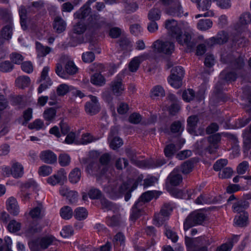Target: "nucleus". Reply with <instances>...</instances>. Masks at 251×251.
<instances>
[{"mask_svg":"<svg viewBox=\"0 0 251 251\" xmlns=\"http://www.w3.org/2000/svg\"><path fill=\"white\" fill-rule=\"evenodd\" d=\"M228 163V161L226 159H220L216 161L213 165V169L215 171H219L223 168L226 166Z\"/></svg>","mask_w":251,"mask_h":251,"instance_id":"nucleus-64","label":"nucleus"},{"mask_svg":"<svg viewBox=\"0 0 251 251\" xmlns=\"http://www.w3.org/2000/svg\"><path fill=\"white\" fill-rule=\"evenodd\" d=\"M41 84L38 88V93L41 94L43 91L48 89L52 84L50 78H47V80H44L42 82H40Z\"/></svg>","mask_w":251,"mask_h":251,"instance_id":"nucleus-55","label":"nucleus"},{"mask_svg":"<svg viewBox=\"0 0 251 251\" xmlns=\"http://www.w3.org/2000/svg\"><path fill=\"white\" fill-rule=\"evenodd\" d=\"M195 96V92L193 89H189L184 91L182 93V98L184 100L189 102L194 99Z\"/></svg>","mask_w":251,"mask_h":251,"instance_id":"nucleus-59","label":"nucleus"},{"mask_svg":"<svg viewBox=\"0 0 251 251\" xmlns=\"http://www.w3.org/2000/svg\"><path fill=\"white\" fill-rule=\"evenodd\" d=\"M19 14L20 18V24L22 29L24 30L27 29V11L24 5H21L18 9Z\"/></svg>","mask_w":251,"mask_h":251,"instance_id":"nucleus-23","label":"nucleus"},{"mask_svg":"<svg viewBox=\"0 0 251 251\" xmlns=\"http://www.w3.org/2000/svg\"><path fill=\"white\" fill-rule=\"evenodd\" d=\"M24 174V167L20 163H13L11 167V175L16 178L21 177Z\"/></svg>","mask_w":251,"mask_h":251,"instance_id":"nucleus-31","label":"nucleus"},{"mask_svg":"<svg viewBox=\"0 0 251 251\" xmlns=\"http://www.w3.org/2000/svg\"><path fill=\"white\" fill-rule=\"evenodd\" d=\"M228 37L227 33L225 31L219 32L216 36L209 39L208 44L212 46L215 44H223L226 43Z\"/></svg>","mask_w":251,"mask_h":251,"instance_id":"nucleus-21","label":"nucleus"},{"mask_svg":"<svg viewBox=\"0 0 251 251\" xmlns=\"http://www.w3.org/2000/svg\"><path fill=\"white\" fill-rule=\"evenodd\" d=\"M13 69V65L9 61H2L0 58V71L3 73L12 71Z\"/></svg>","mask_w":251,"mask_h":251,"instance_id":"nucleus-45","label":"nucleus"},{"mask_svg":"<svg viewBox=\"0 0 251 251\" xmlns=\"http://www.w3.org/2000/svg\"><path fill=\"white\" fill-rule=\"evenodd\" d=\"M36 48L37 55L39 57H45L51 51V48L48 46H44L39 42H36Z\"/></svg>","mask_w":251,"mask_h":251,"instance_id":"nucleus-35","label":"nucleus"},{"mask_svg":"<svg viewBox=\"0 0 251 251\" xmlns=\"http://www.w3.org/2000/svg\"><path fill=\"white\" fill-rule=\"evenodd\" d=\"M66 173L64 169H61L57 174H54L47 178V182L51 185H55L60 183L64 180L66 176Z\"/></svg>","mask_w":251,"mask_h":251,"instance_id":"nucleus-19","label":"nucleus"},{"mask_svg":"<svg viewBox=\"0 0 251 251\" xmlns=\"http://www.w3.org/2000/svg\"><path fill=\"white\" fill-rule=\"evenodd\" d=\"M95 58V55L92 51H86L82 54V60L85 63H91Z\"/></svg>","mask_w":251,"mask_h":251,"instance_id":"nucleus-62","label":"nucleus"},{"mask_svg":"<svg viewBox=\"0 0 251 251\" xmlns=\"http://www.w3.org/2000/svg\"><path fill=\"white\" fill-rule=\"evenodd\" d=\"M212 242L211 238L205 236L195 239L187 236L185 237V243L187 251H208L207 247Z\"/></svg>","mask_w":251,"mask_h":251,"instance_id":"nucleus-2","label":"nucleus"},{"mask_svg":"<svg viewBox=\"0 0 251 251\" xmlns=\"http://www.w3.org/2000/svg\"><path fill=\"white\" fill-rule=\"evenodd\" d=\"M78 71V68L72 60L68 61L65 65V70H63L62 65L60 63L56 64L55 72L56 75L64 79L68 78V75H73Z\"/></svg>","mask_w":251,"mask_h":251,"instance_id":"nucleus-5","label":"nucleus"},{"mask_svg":"<svg viewBox=\"0 0 251 251\" xmlns=\"http://www.w3.org/2000/svg\"><path fill=\"white\" fill-rule=\"evenodd\" d=\"M58 162L59 164L65 167L69 165L71 162V158L70 156L66 153L60 154L58 157Z\"/></svg>","mask_w":251,"mask_h":251,"instance_id":"nucleus-54","label":"nucleus"},{"mask_svg":"<svg viewBox=\"0 0 251 251\" xmlns=\"http://www.w3.org/2000/svg\"><path fill=\"white\" fill-rule=\"evenodd\" d=\"M120 218L119 216L114 215L112 217L106 218V223L109 226L112 227H117L120 225Z\"/></svg>","mask_w":251,"mask_h":251,"instance_id":"nucleus-51","label":"nucleus"},{"mask_svg":"<svg viewBox=\"0 0 251 251\" xmlns=\"http://www.w3.org/2000/svg\"><path fill=\"white\" fill-rule=\"evenodd\" d=\"M66 26V23L65 21L60 17L55 18L53 23V28L58 33L63 32Z\"/></svg>","mask_w":251,"mask_h":251,"instance_id":"nucleus-27","label":"nucleus"},{"mask_svg":"<svg viewBox=\"0 0 251 251\" xmlns=\"http://www.w3.org/2000/svg\"><path fill=\"white\" fill-rule=\"evenodd\" d=\"M244 151H248L251 147V132L248 131L243 134Z\"/></svg>","mask_w":251,"mask_h":251,"instance_id":"nucleus-47","label":"nucleus"},{"mask_svg":"<svg viewBox=\"0 0 251 251\" xmlns=\"http://www.w3.org/2000/svg\"><path fill=\"white\" fill-rule=\"evenodd\" d=\"M219 77L220 79L224 80L226 83L228 84L235 81L237 78L238 75L235 71L225 69L220 73Z\"/></svg>","mask_w":251,"mask_h":251,"instance_id":"nucleus-20","label":"nucleus"},{"mask_svg":"<svg viewBox=\"0 0 251 251\" xmlns=\"http://www.w3.org/2000/svg\"><path fill=\"white\" fill-rule=\"evenodd\" d=\"M211 4V1L210 0H201L198 3L199 9L203 11H207L203 14H200L196 15L195 18L198 19L201 17H208L213 16L214 15L213 11L208 10L210 7Z\"/></svg>","mask_w":251,"mask_h":251,"instance_id":"nucleus-15","label":"nucleus"},{"mask_svg":"<svg viewBox=\"0 0 251 251\" xmlns=\"http://www.w3.org/2000/svg\"><path fill=\"white\" fill-rule=\"evenodd\" d=\"M161 15V10L158 8L154 7L149 11L148 17L150 21H156L160 19Z\"/></svg>","mask_w":251,"mask_h":251,"instance_id":"nucleus-38","label":"nucleus"},{"mask_svg":"<svg viewBox=\"0 0 251 251\" xmlns=\"http://www.w3.org/2000/svg\"><path fill=\"white\" fill-rule=\"evenodd\" d=\"M16 83L19 88L24 89L29 86L30 83V79L28 76H20L16 80Z\"/></svg>","mask_w":251,"mask_h":251,"instance_id":"nucleus-36","label":"nucleus"},{"mask_svg":"<svg viewBox=\"0 0 251 251\" xmlns=\"http://www.w3.org/2000/svg\"><path fill=\"white\" fill-rule=\"evenodd\" d=\"M249 206V203L246 201H240L234 203L232 206L233 210L239 214L246 213L245 210Z\"/></svg>","mask_w":251,"mask_h":251,"instance_id":"nucleus-24","label":"nucleus"},{"mask_svg":"<svg viewBox=\"0 0 251 251\" xmlns=\"http://www.w3.org/2000/svg\"><path fill=\"white\" fill-rule=\"evenodd\" d=\"M193 167V162L192 161H186L181 166V172L184 174H187L192 171Z\"/></svg>","mask_w":251,"mask_h":251,"instance_id":"nucleus-52","label":"nucleus"},{"mask_svg":"<svg viewBox=\"0 0 251 251\" xmlns=\"http://www.w3.org/2000/svg\"><path fill=\"white\" fill-rule=\"evenodd\" d=\"M248 219V214L247 213L238 214L234 218V224L238 226L244 227L247 226Z\"/></svg>","mask_w":251,"mask_h":251,"instance_id":"nucleus-32","label":"nucleus"},{"mask_svg":"<svg viewBox=\"0 0 251 251\" xmlns=\"http://www.w3.org/2000/svg\"><path fill=\"white\" fill-rule=\"evenodd\" d=\"M125 237L122 232H118L114 237L113 242L115 248L120 244V245L124 244Z\"/></svg>","mask_w":251,"mask_h":251,"instance_id":"nucleus-60","label":"nucleus"},{"mask_svg":"<svg viewBox=\"0 0 251 251\" xmlns=\"http://www.w3.org/2000/svg\"><path fill=\"white\" fill-rule=\"evenodd\" d=\"M170 129L173 133H180L184 130L183 124L179 121H175L171 124Z\"/></svg>","mask_w":251,"mask_h":251,"instance_id":"nucleus-43","label":"nucleus"},{"mask_svg":"<svg viewBox=\"0 0 251 251\" xmlns=\"http://www.w3.org/2000/svg\"><path fill=\"white\" fill-rule=\"evenodd\" d=\"M109 141H110V146L113 150L118 149L123 144L122 139L119 137H113L111 138Z\"/></svg>","mask_w":251,"mask_h":251,"instance_id":"nucleus-57","label":"nucleus"},{"mask_svg":"<svg viewBox=\"0 0 251 251\" xmlns=\"http://www.w3.org/2000/svg\"><path fill=\"white\" fill-rule=\"evenodd\" d=\"M167 180L172 186L178 185L182 181V176L179 169H174L167 177Z\"/></svg>","mask_w":251,"mask_h":251,"instance_id":"nucleus-16","label":"nucleus"},{"mask_svg":"<svg viewBox=\"0 0 251 251\" xmlns=\"http://www.w3.org/2000/svg\"><path fill=\"white\" fill-rule=\"evenodd\" d=\"M184 75V70L181 66L173 67L171 70V74L168 79L169 83L175 88H179L182 85Z\"/></svg>","mask_w":251,"mask_h":251,"instance_id":"nucleus-6","label":"nucleus"},{"mask_svg":"<svg viewBox=\"0 0 251 251\" xmlns=\"http://www.w3.org/2000/svg\"><path fill=\"white\" fill-rule=\"evenodd\" d=\"M213 23L209 19H204L200 20L197 24V27L199 29L205 31L212 26Z\"/></svg>","mask_w":251,"mask_h":251,"instance_id":"nucleus-37","label":"nucleus"},{"mask_svg":"<svg viewBox=\"0 0 251 251\" xmlns=\"http://www.w3.org/2000/svg\"><path fill=\"white\" fill-rule=\"evenodd\" d=\"M29 215L32 219H40L44 216V209L42 204L32 208L29 212Z\"/></svg>","mask_w":251,"mask_h":251,"instance_id":"nucleus-28","label":"nucleus"},{"mask_svg":"<svg viewBox=\"0 0 251 251\" xmlns=\"http://www.w3.org/2000/svg\"><path fill=\"white\" fill-rule=\"evenodd\" d=\"M199 121V118L196 115H193L188 117L187 120V130L189 133L197 136L199 134L201 135H204L203 128H199L198 131L196 130Z\"/></svg>","mask_w":251,"mask_h":251,"instance_id":"nucleus-11","label":"nucleus"},{"mask_svg":"<svg viewBox=\"0 0 251 251\" xmlns=\"http://www.w3.org/2000/svg\"><path fill=\"white\" fill-rule=\"evenodd\" d=\"M221 60L224 63L228 64L229 67L234 70L242 69L245 65L244 59L242 57L239 56L235 58L232 54H228L226 57L222 56Z\"/></svg>","mask_w":251,"mask_h":251,"instance_id":"nucleus-10","label":"nucleus"},{"mask_svg":"<svg viewBox=\"0 0 251 251\" xmlns=\"http://www.w3.org/2000/svg\"><path fill=\"white\" fill-rule=\"evenodd\" d=\"M111 88L114 94L117 96H120L124 90V87L121 79L112 81Z\"/></svg>","mask_w":251,"mask_h":251,"instance_id":"nucleus-29","label":"nucleus"},{"mask_svg":"<svg viewBox=\"0 0 251 251\" xmlns=\"http://www.w3.org/2000/svg\"><path fill=\"white\" fill-rule=\"evenodd\" d=\"M90 97L91 100L86 102L85 109L87 113L90 115H94L100 111V104L97 97L92 95H90Z\"/></svg>","mask_w":251,"mask_h":251,"instance_id":"nucleus-12","label":"nucleus"},{"mask_svg":"<svg viewBox=\"0 0 251 251\" xmlns=\"http://www.w3.org/2000/svg\"><path fill=\"white\" fill-rule=\"evenodd\" d=\"M165 95V93L164 89L160 85H156L154 86L151 92V97L152 99H155L158 97H163Z\"/></svg>","mask_w":251,"mask_h":251,"instance_id":"nucleus-40","label":"nucleus"},{"mask_svg":"<svg viewBox=\"0 0 251 251\" xmlns=\"http://www.w3.org/2000/svg\"><path fill=\"white\" fill-rule=\"evenodd\" d=\"M106 193L109 194V197L113 200L121 197V192L119 187L117 185H110L105 190Z\"/></svg>","mask_w":251,"mask_h":251,"instance_id":"nucleus-30","label":"nucleus"},{"mask_svg":"<svg viewBox=\"0 0 251 251\" xmlns=\"http://www.w3.org/2000/svg\"><path fill=\"white\" fill-rule=\"evenodd\" d=\"M88 195L92 200H98L101 198L102 193L98 189L92 188L88 192Z\"/></svg>","mask_w":251,"mask_h":251,"instance_id":"nucleus-56","label":"nucleus"},{"mask_svg":"<svg viewBox=\"0 0 251 251\" xmlns=\"http://www.w3.org/2000/svg\"><path fill=\"white\" fill-rule=\"evenodd\" d=\"M56 114V110L54 108L50 107L44 112V118L47 121H50L54 119Z\"/></svg>","mask_w":251,"mask_h":251,"instance_id":"nucleus-49","label":"nucleus"},{"mask_svg":"<svg viewBox=\"0 0 251 251\" xmlns=\"http://www.w3.org/2000/svg\"><path fill=\"white\" fill-rule=\"evenodd\" d=\"M78 194L75 191H69L67 192V198L69 203L75 204L77 201Z\"/></svg>","mask_w":251,"mask_h":251,"instance_id":"nucleus-61","label":"nucleus"},{"mask_svg":"<svg viewBox=\"0 0 251 251\" xmlns=\"http://www.w3.org/2000/svg\"><path fill=\"white\" fill-rule=\"evenodd\" d=\"M251 121V114L245 116L242 118H239L235 123L236 128H242L246 126Z\"/></svg>","mask_w":251,"mask_h":251,"instance_id":"nucleus-42","label":"nucleus"},{"mask_svg":"<svg viewBox=\"0 0 251 251\" xmlns=\"http://www.w3.org/2000/svg\"><path fill=\"white\" fill-rule=\"evenodd\" d=\"M87 29L91 32H95L107 25L106 19L97 13L90 15L86 21Z\"/></svg>","mask_w":251,"mask_h":251,"instance_id":"nucleus-4","label":"nucleus"},{"mask_svg":"<svg viewBox=\"0 0 251 251\" xmlns=\"http://www.w3.org/2000/svg\"><path fill=\"white\" fill-rule=\"evenodd\" d=\"M73 214V210L69 206H65L62 207L60 211L61 217L65 220H68L71 218Z\"/></svg>","mask_w":251,"mask_h":251,"instance_id":"nucleus-44","label":"nucleus"},{"mask_svg":"<svg viewBox=\"0 0 251 251\" xmlns=\"http://www.w3.org/2000/svg\"><path fill=\"white\" fill-rule=\"evenodd\" d=\"M168 216L164 215L160 212L159 213L155 214L153 219L154 224L158 226H160L168 219Z\"/></svg>","mask_w":251,"mask_h":251,"instance_id":"nucleus-48","label":"nucleus"},{"mask_svg":"<svg viewBox=\"0 0 251 251\" xmlns=\"http://www.w3.org/2000/svg\"><path fill=\"white\" fill-rule=\"evenodd\" d=\"M88 216V212L84 207H78L75 211L74 216L75 219L81 221L85 219Z\"/></svg>","mask_w":251,"mask_h":251,"instance_id":"nucleus-41","label":"nucleus"},{"mask_svg":"<svg viewBox=\"0 0 251 251\" xmlns=\"http://www.w3.org/2000/svg\"><path fill=\"white\" fill-rule=\"evenodd\" d=\"M164 26L171 36L176 38L178 43L186 46L190 50L194 49L196 43L194 41H192L191 34L187 32H185L183 34L176 20L173 19L167 20L165 22Z\"/></svg>","mask_w":251,"mask_h":251,"instance_id":"nucleus-1","label":"nucleus"},{"mask_svg":"<svg viewBox=\"0 0 251 251\" xmlns=\"http://www.w3.org/2000/svg\"><path fill=\"white\" fill-rule=\"evenodd\" d=\"M81 177V172L79 168H75L73 169L69 175V180L73 184L77 183Z\"/></svg>","mask_w":251,"mask_h":251,"instance_id":"nucleus-33","label":"nucleus"},{"mask_svg":"<svg viewBox=\"0 0 251 251\" xmlns=\"http://www.w3.org/2000/svg\"><path fill=\"white\" fill-rule=\"evenodd\" d=\"M52 168L48 165H43L40 167L38 173L40 176H46L50 175L52 173Z\"/></svg>","mask_w":251,"mask_h":251,"instance_id":"nucleus-63","label":"nucleus"},{"mask_svg":"<svg viewBox=\"0 0 251 251\" xmlns=\"http://www.w3.org/2000/svg\"><path fill=\"white\" fill-rule=\"evenodd\" d=\"M80 35L81 34H76V33H75L74 31H73L72 33H70V42L72 46H75L77 44H80L82 43L83 38L82 36H80Z\"/></svg>","mask_w":251,"mask_h":251,"instance_id":"nucleus-50","label":"nucleus"},{"mask_svg":"<svg viewBox=\"0 0 251 251\" xmlns=\"http://www.w3.org/2000/svg\"><path fill=\"white\" fill-rule=\"evenodd\" d=\"M207 215L202 210H198L191 212L184 222V229L187 230L197 226H203L207 219Z\"/></svg>","mask_w":251,"mask_h":251,"instance_id":"nucleus-3","label":"nucleus"},{"mask_svg":"<svg viewBox=\"0 0 251 251\" xmlns=\"http://www.w3.org/2000/svg\"><path fill=\"white\" fill-rule=\"evenodd\" d=\"M0 16L1 17L3 21L8 23V24L2 29L1 37L4 40H9L11 38L12 35V24L11 17L7 11L4 10H0Z\"/></svg>","mask_w":251,"mask_h":251,"instance_id":"nucleus-9","label":"nucleus"},{"mask_svg":"<svg viewBox=\"0 0 251 251\" xmlns=\"http://www.w3.org/2000/svg\"><path fill=\"white\" fill-rule=\"evenodd\" d=\"M165 13L170 16L177 17H181L183 16L186 17L188 15V12L184 13L179 0L166 8Z\"/></svg>","mask_w":251,"mask_h":251,"instance_id":"nucleus-13","label":"nucleus"},{"mask_svg":"<svg viewBox=\"0 0 251 251\" xmlns=\"http://www.w3.org/2000/svg\"><path fill=\"white\" fill-rule=\"evenodd\" d=\"M161 192L156 191H149L143 193L136 201H139L141 205L151 201L153 198L157 199Z\"/></svg>","mask_w":251,"mask_h":251,"instance_id":"nucleus-17","label":"nucleus"},{"mask_svg":"<svg viewBox=\"0 0 251 251\" xmlns=\"http://www.w3.org/2000/svg\"><path fill=\"white\" fill-rule=\"evenodd\" d=\"M82 163H88L86 169V171L89 174L98 176L100 177L103 175L107 170L105 167H102L101 168V166L98 163L87 158H83Z\"/></svg>","mask_w":251,"mask_h":251,"instance_id":"nucleus-8","label":"nucleus"},{"mask_svg":"<svg viewBox=\"0 0 251 251\" xmlns=\"http://www.w3.org/2000/svg\"><path fill=\"white\" fill-rule=\"evenodd\" d=\"M149 57V54L148 53H144L134 57L129 63V71L131 72H136L139 69L141 63L148 59Z\"/></svg>","mask_w":251,"mask_h":251,"instance_id":"nucleus-14","label":"nucleus"},{"mask_svg":"<svg viewBox=\"0 0 251 251\" xmlns=\"http://www.w3.org/2000/svg\"><path fill=\"white\" fill-rule=\"evenodd\" d=\"M142 206L140 205L139 201H136L131 209L130 214V219L133 221H136L139 218L142 213Z\"/></svg>","mask_w":251,"mask_h":251,"instance_id":"nucleus-26","label":"nucleus"},{"mask_svg":"<svg viewBox=\"0 0 251 251\" xmlns=\"http://www.w3.org/2000/svg\"><path fill=\"white\" fill-rule=\"evenodd\" d=\"M37 187V183L32 179H28L25 183L21 185V189L25 190L26 189H31L32 190H34Z\"/></svg>","mask_w":251,"mask_h":251,"instance_id":"nucleus-58","label":"nucleus"},{"mask_svg":"<svg viewBox=\"0 0 251 251\" xmlns=\"http://www.w3.org/2000/svg\"><path fill=\"white\" fill-rule=\"evenodd\" d=\"M91 8L88 5L84 4L78 11L74 13L75 18L78 19H84L90 13Z\"/></svg>","mask_w":251,"mask_h":251,"instance_id":"nucleus-25","label":"nucleus"},{"mask_svg":"<svg viewBox=\"0 0 251 251\" xmlns=\"http://www.w3.org/2000/svg\"><path fill=\"white\" fill-rule=\"evenodd\" d=\"M91 82L96 86H102L105 83V79L100 73H95L91 77Z\"/></svg>","mask_w":251,"mask_h":251,"instance_id":"nucleus-34","label":"nucleus"},{"mask_svg":"<svg viewBox=\"0 0 251 251\" xmlns=\"http://www.w3.org/2000/svg\"><path fill=\"white\" fill-rule=\"evenodd\" d=\"M176 152V147L174 144L167 145L164 149L165 155L167 157H172Z\"/></svg>","mask_w":251,"mask_h":251,"instance_id":"nucleus-53","label":"nucleus"},{"mask_svg":"<svg viewBox=\"0 0 251 251\" xmlns=\"http://www.w3.org/2000/svg\"><path fill=\"white\" fill-rule=\"evenodd\" d=\"M40 159L45 163L52 164L57 161V156L50 150H46L41 152Z\"/></svg>","mask_w":251,"mask_h":251,"instance_id":"nucleus-18","label":"nucleus"},{"mask_svg":"<svg viewBox=\"0 0 251 251\" xmlns=\"http://www.w3.org/2000/svg\"><path fill=\"white\" fill-rule=\"evenodd\" d=\"M165 234L168 238L171 239L174 243H176L178 240V236L176 232L172 230L171 228L168 226H165Z\"/></svg>","mask_w":251,"mask_h":251,"instance_id":"nucleus-46","label":"nucleus"},{"mask_svg":"<svg viewBox=\"0 0 251 251\" xmlns=\"http://www.w3.org/2000/svg\"><path fill=\"white\" fill-rule=\"evenodd\" d=\"M7 209L14 216H17L20 212L19 206L17 201L14 197L9 198L6 201Z\"/></svg>","mask_w":251,"mask_h":251,"instance_id":"nucleus-22","label":"nucleus"},{"mask_svg":"<svg viewBox=\"0 0 251 251\" xmlns=\"http://www.w3.org/2000/svg\"><path fill=\"white\" fill-rule=\"evenodd\" d=\"M38 240L40 248L45 250L52 244L53 241V237L52 236H45Z\"/></svg>","mask_w":251,"mask_h":251,"instance_id":"nucleus-39","label":"nucleus"},{"mask_svg":"<svg viewBox=\"0 0 251 251\" xmlns=\"http://www.w3.org/2000/svg\"><path fill=\"white\" fill-rule=\"evenodd\" d=\"M152 48L155 52L170 55L175 50V44L172 42L157 40L153 43Z\"/></svg>","mask_w":251,"mask_h":251,"instance_id":"nucleus-7","label":"nucleus"}]
</instances>
